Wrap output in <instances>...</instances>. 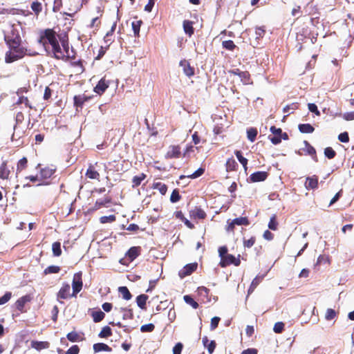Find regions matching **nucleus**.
I'll return each instance as SVG.
<instances>
[{
	"instance_id": "1a4fd4ad",
	"label": "nucleus",
	"mask_w": 354,
	"mask_h": 354,
	"mask_svg": "<svg viewBox=\"0 0 354 354\" xmlns=\"http://www.w3.org/2000/svg\"><path fill=\"white\" fill-rule=\"evenodd\" d=\"M70 297H73L71 294V286L68 283L64 282L57 293V300L62 303V299H66Z\"/></svg>"
},
{
	"instance_id": "6e6552de",
	"label": "nucleus",
	"mask_w": 354,
	"mask_h": 354,
	"mask_svg": "<svg viewBox=\"0 0 354 354\" xmlns=\"http://www.w3.org/2000/svg\"><path fill=\"white\" fill-rule=\"evenodd\" d=\"M241 264L240 260V254L238 255V257H235L234 255L227 254L224 258L223 257L219 262V266L221 268H225L230 265H234L235 266H239Z\"/></svg>"
},
{
	"instance_id": "4c0bfd02",
	"label": "nucleus",
	"mask_w": 354,
	"mask_h": 354,
	"mask_svg": "<svg viewBox=\"0 0 354 354\" xmlns=\"http://www.w3.org/2000/svg\"><path fill=\"white\" fill-rule=\"evenodd\" d=\"M70 64L71 66L77 68V72L79 74L82 73L85 71L84 66H83V63L81 59L77 61H71Z\"/></svg>"
},
{
	"instance_id": "c85d7f7f",
	"label": "nucleus",
	"mask_w": 354,
	"mask_h": 354,
	"mask_svg": "<svg viewBox=\"0 0 354 354\" xmlns=\"http://www.w3.org/2000/svg\"><path fill=\"white\" fill-rule=\"evenodd\" d=\"M93 348V351L95 353H98L100 351L111 352L112 351L111 348L109 346L104 343L94 344Z\"/></svg>"
},
{
	"instance_id": "72a5a7b5",
	"label": "nucleus",
	"mask_w": 354,
	"mask_h": 354,
	"mask_svg": "<svg viewBox=\"0 0 354 354\" xmlns=\"http://www.w3.org/2000/svg\"><path fill=\"white\" fill-rule=\"evenodd\" d=\"M298 129L302 133H312L315 131V128L308 123L299 124Z\"/></svg>"
},
{
	"instance_id": "ea45409f",
	"label": "nucleus",
	"mask_w": 354,
	"mask_h": 354,
	"mask_svg": "<svg viewBox=\"0 0 354 354\" xmlns=\"http://www.w3.org/2000/svg\"><path fill=\"white\" fill-rule=\"evenodd\" d=\"M279 223L277 222V216L276 214H273L270 219L268 223V227L270 230L275 231L278 229Z\"/></svg>"
},
{
	"instance_id": "6e6d98bb",
	"label": "nucleus",
	"mask_w": 354,
	"mask_h": 354,
	"mask_svg": "<svg viewBox=\"0 0 354 354\" xmlns=\"http://www.w3.org/2000/svg\"><path fill=\"white\" fill-rule=\"evenodd\" d=\"M181 196L179 194L178 189H175L173 190L171 196H170V201L171 203H176L180 201Z\"/></svg>"
},
{
	"instance_id": "5fc2aeb1",
	"label": "nucleus",
	"mask_w": 354,
	"mask_h": 354,
	"mask_svg": "<svg viewBox=\"0 0 354 354\" xmlns=\"http://www.w3.org/2000/svg\"><path fill=\"white\" fill-rule=\"evenodd\" d=\"M324 155L328 159H333L336 156V152L332 147H328L324 149Z\"/></svg>"
},
{
	"instance_id": "4d7b16f0",
	"label": "nucleus",
	"mask_w": 354,
	"mask_h": 354,
	"mask_svg": "<svg viewBox=\"0 0 354 354\" xmlns=\"http://www.w3.org/2000/svg\"><path fill=\"white\" fill-rule=\"evenodd\" d=\"M116 220L115 215L104 216L100 217V221L101 223H112Z\"/></svg>"
},
{
	"instance_id": "2f4dec72",
	"label": "nucleus",
	"mask_w": 354,
	"mask_h": 354,
	"mask_svg": "<svg viewBox=\"0 0 354 354\" xmlns=\"http://www.w3.org/2000/svg\"><path fill=\"white\" fill-rule=\"evenodd\" d=\"M139 255V249L137 247L131 248L126 253V257L130 261H133Z\"/></svg>"
},
{
	"instance_id": "09e8293b",
	"label": "nucleus",
	"mask_w": 354,
	"mask_h": 354,
	"mask_svg": "<svg viewBox=\"0 0 354 354\" xmlns=\"http://www.w3.org/2000/svg\"><path fill=\"white\" fill-rule=\"evenodd\" d=\"M61 268L58 266H48L44 271V274H56L59 272Z\"/></svg>"
},
{
	"instance_id": "393cba45",
	"label": "nucleus",
	"mask_w": 354,
	"mask_h": 354,
	"mask_svg": "<svg viewBox=\"0 0 354 354\" xmlns=\"http://www.w3.org/2000/svg\"><path fill=\"white\" fill-rule=\"evenodd\" d=\"M97 12L100 13V16L96 17L91 20V24L88 26L90 28H98L101 25V21L100 19L102 17L103 10L101 9L100 7H97Z\"/></svg>"
},
{
	"instance_id": "774afa93",
	"label": "nucleus",
	"mask_w": 354,
	"mask_h": 354,
	"mask_svg": "<svg viewBox=\"0 0 354 354\" xmlns=\"http://www.w3.org/2000/svg\"><path fill=\"white\" fill-rule=\"evenodd\" d=\"M80 348L77 345H73L71 348H69L66 354H79Z\"/></svg>"
},
{
	"instance_id": "f257e3e1",
	"label": "nucleus",
	"mask_w": 354,
	"mask_h": 354,
	"mask_svg": "<svg viewBox=\"0 0 354 354\" xmlns=\"http://www.w3.org/2000/svg\"><path fill=\"white\" fill-rule=\"evenodd\" d=\"M59 36L53 28H46L40 32L38 41L46 50H50L52 57L55 59H66L68 56L62 52Z\"/></svg>"
},
{
	"instance_id": "39448f33",
	"label": "nucleus",
	"mask_w": 354,
	"mask_h": 354,
	"mask_svg": "<svg viewBox=\"0 0 354 354\" xmlns=\"http://www.w3.org/2000/svg\"><path fill=\"white\" fill-rule=\"evenodd\" d=\"M56 169L50 167H45L39 170V183L37 185H47L50 184L49 180L52 176L55 174Z\"/></svg>"
},
{
	"instance_id": "f704fd0d",
	"label": "nucleus",
	"mask_w": 354,
	"mask_h": 354,
	"mask_svg": "<svg viewBox=\"0 0 354 354\" xmlns=\"http://www.w3.org/2000/svg\"><path fill=\"white\" fill-rule=\"evenodd\" d=\"M148 299V296L146 295H140L137 297L136 302L138 306L142 310H146V302Z\"/></svg>"
},
{
	"instance_id": "338daca9",
	"label": "nucleus",
	"mask_w": 354,
	"mask_h": 354,
	"mask_svg": "<svg viewBox=\"0 0 354 354\" xmlns=\"http://www.w3.org/2000/svg\"><path fill=\"white\" fill-rule=\"evenodd\" d=\"M183 348V344L181 342H178L173 348V354H181Z\"/></svg>"
},
{
	"instance_id": "5701e85b",
	"label": "nucleus",
	"mask_w": 354,
	"mask_h": 354,
	"mask_svg": "<svg viewBox=\"0 0 354 354\" xmlns=\"http://www.w3.org/2000/svg\"><path fill=\"white\" fill-rule=\"evenodd\" d=\"M85 176L90 179L99 180L100 175L99 172L95 169V166L92 164L88 165Z\"/></svg>"
},
{
	"instance_id": "f3484780",
	"label": "nucleus",
	"mask_w": 354,
	"mask_h": 354,
	"mask_svg": "<svg viewBox=\"0 0 354 354\" xmlns=\"http://www.w3.org/2000/svg\"><path fill=\"white\" fill-rule=\"evenodd\" d=\"M180 66L183 67V70L185 75H187L189 77H191L194 75V68L190 65L189 62L187 60H181L180 62Z\"/></svg>"
},
{
	"instance_id": "c9c22d12",
	"label": "nucleus",
	"mask_w": 354,
	"mask_h": 354,
	"mask_svg": "<svg viewBox=\"0 0 354 354\" xmlns=\"http://www.w3.org/2000/svg\"><path fill=\"white\" fill-rule=\"evenodd\" d=\"M234 154L236 155L239 162L243 165L245 171L248 169V159L243 156L241 151H235Z\"/></svg>"
},
{
	"instance_id": "7c9ffc66",
	"label": "nucleus",
	"mask_w": 354,
	"mask_h": 354,
	"mask_svg": "<svg viewBox=\"0 0 354 354\" xmlns=\"http://www.w3.org/2000/svg\"><path fill=\"white\" fill-rule=\"evenodd\" d=\"M183 29L187 35L192 36L194 32L193 22L192 21L185 20L183 21Z\"/></svg>"
},
{
	"instance_id": "9b49d317",
	"label": "nucleus",
	"mask_w": 354,
	"mask_h": 354,
	"mask_svg": "<svg viewBox=\"0 0 354 354\" xmlns=\"http://www.w3.org/2000/svg\"><path fill=\"white\" fill-rule=\"evenodd\" d=\"M230 74L238 75L241 78V81L244 84H248L250 81V75L248 71H241L239 68L230 70L228 71Z\"/></svg>"
},
{
	"instance_id": "423d86ee",
	"label": "nucleus",
	"mask_w": 354,
	"mask_h": 354,
	"mask_svg": "<svg viewBox=\"0 0 354 354\" xmlns=\"http://www.w3.org/2000/svg\"><path fill=\"white\" fill-rule=\"evenodd\" d=\"M250 224L247 216H241L233 220H227L225 230L228 232H234L236 225L248 226Z\"/></svg>"
},
{
	"instance_id": "bb28decb",
	"label": "nucleus",
	"mask_w": 354,
	"mask_h": 354,
	"mask_svg": "<svg viewBox=\"0 0 354 354\" xmlns=\"http://www.w3.org/2000/svg\"><path fill=\"white\" fill-rule=\"evenodd\" d=\"M202 341L204 346L206 347L208 350V352L212 354L216 348L215 341H209L207 336L203 337Z\"/></svg>"
},
{
	"instance_id": "de8ad7c7",
	"label": "nucleus",
	"mask_w": 354,
	"mask_h": 354,
	"mask_svg": "<svg viewBox=\"0 0 354 354\" xmlns=\"http://www.w3.org/2000/svg\"><path fill=\"white\" fill-rule=\"evenodd\" d=\"M52 250L54 256L59 257L62 254L61 243L58 241L54 242L52 245Z\"/></svg>"
},
{
	"instance_id": "bf43d9fd",
	"label": "nucleus",
	"mask_w": 354,
	"mask_h": 354,
	"mask_svg": "<svg viewBox=\"0 0 354 354\" xmlns=\"http://www.w3.org/2000/svg\"><path fill=\"white\" fill-rule=\"evenodd\" d=\"M63 6L62 0H53V12H58Z\"/></svg>"
},
{
	"instance_id": "2eb2a0df",
	"label": "nucleus",
	"mask_w": 354,
	"mask_h": 354,
	"mask_svg": "<svg viewBox=\"0 0 354 354\" xmlns=\"http://www.w3.org/2000/svg\"><path fill=\"white\" fill-rule=\"evenodd\" d=\"M270 131L274 134L273 136H269L268 137L271 142L274 145L279 144L281 142V129L272 126L270 127Z\"/></svg>"
},
{
	"instance_id": "58836bf2",
	"label": "nucleus",
	"mask_w": 354,
	"mask_h": 354,
	"mask_svg": "<svg viewBox=\"0 0 354 354\" xmlns=\"http://www.w3.org/2000/svg\"><path fill=\"white\" fill-rule=\"evenodd\" d=\"M82 335L84 333H67L66 337L69 341L75 342L83 340Z\"/></svg>"
},
{
	"instance_id": "ddd939ff",
	"label": "nucleus",
	"mask_w": 354,
	"mask_h": 354,
	"mask_svg": "<svg viewBox=\"0 0 354 354\" xmlns=\"http://www.w3.org/2000/svg\"><path fill=\"white\" fill-rule=\"evenodd\" d=\"M268 172L259 171L252 174L249 177V179L251 183L263 182L268 178Z\"/></svg>"
},
{
	"instance_id": "37998d69",
	"label": "nucleus",
	"mask_w": 354,
	"mask_h": 354,
	"mask_svg": "<svg viewBox=\"0 0 354 354\" xmlns=\"http://www.w3.org/2000/svg\"><path fill=\"white\" fill-rule=\"evenodd\" d=\"M146 178V175L144 174H140V175L138 176H136L133 178L132 179V187H138L142 181Z\"/></svg>"
},
{
	"instance_id": "864d4df0",
	"label": "nucleus",
	"mask_w": 354,
	"mask_h": 354,
	"mask_svg": "<svg viewBox=\"0 0 354 354\" xmlns=\"http://www.w3.org/2000/svg\"><path fill=\"white\" fill-rule=\"evenodd\" d=\"M299 107V102H293L290 104H288L285 106L283 109V113H288L290 110L295 111L298 109Z\"/></svg>"
},
{
	"instance_id": "b1692460",
	"label": "nucleus",
	"mask_w": 354,
	"mask_h": 354,
	"mask_svg": "<svg viewBox=\"0 0 354 354\" xmlns=\"http://www.w3.org/2000/svg\"><path fill=\"white\" fill-rule=\"evenodd\" d=\"M30 8L34 15L37 17L42 12L43 6L39 0H35L31 3Z\"/></svg>"
},
{
	"instance_id": "4468645a",
	"label": "nucleus",
	"mask_w": 354,
	"mask_h": 354,
	"mask_svg": "<svg viewBox=\"0 0 354 354\" xmlns=\"http://www.w3.org/2000/svg\"><path fill=\"white\" fill-rule=\"evenodd\" d=\"M91 96L86 95L85 94L75 95L73 97V104L77 109L78 108L82 109L84 104L91 99Z\"/></svg>"
},
{
	"instance_id": "a211bd4d",
	"label": "nucleus",
	"mask_w": 354,
	"mask_h": 354,
	"mask_svg": "<svg viewBox=\"0 0 354 354\" xmlns=\"http://www.w3.org/2000/svg\"><path fill=\"white\" fill-rule=\"evenodd\" d=\"M10 173L11 171L8 165V160H3L0 165V179L8 180Z\"/></svg>"
},
{
	"instance_id": "0eeeda50",
	"label": "nucleus",
	"mask_w": 354,
	"mask_h": 354,
	"mask_svg": "<svg viewBox=\"0 0 354 354\" xmlns=\"http://www.w3.org/2000/svg\"><path fill=\"white\" fill-rule=\"evenodd\" d=\"M83 287L82 281V272H78L74 274L73 281H72V289L71 293L72 297H76L77 295L82 290Z\"/></svg>"
},
{
	"instance_id": "79ce46f5",
	"label": "nucleus",
	"mask_w": 354,
	"mask_h": 354,
	"mask_svg": "<svg viewBox=\"0 0 354 354\" xmlns=\"http://www.w3.org/2000/svg\"><path fill=\"white\" fill-rule=\"evenodd\" d=\"M91 315L95 322H99L104 318L105 314L102 310H99L92 312Z\"/></svg>"
},
{
	"instance_id": "a878e982",
	"label": "nucleus",
	"mask_w": 354,
	"mask_h": 354,
	"mask_svg": "<svg viewBox=\"0 0 354 354\" xmlns=\"http://www.w3.org/2000/svg\"><path fill=\"white\" fill-rule=\"evenodd\" d=\"M111 203V198L109 196H107L104 198V199H98L96 201L93 209L95 210L99 209L102 207H107L108 204H110Z\"/></svg>"
},
{
	"instance_id": "20e7f679",
	"label": "nucleus",
	"mask_w": 354,
	"mask_h": 354,
	"mask_svg": "<svg viewBox=\"0 0 354 354\" xmlns=\"http://www.w3.org/2000/svg\"><path fill=\"white\" fill-rule=\"evenodd\" d=\"M4 41L7 46L22 41L19 30L14 26H10L9 30L4 33Z\"/></svg>"
},
{
	"instance_id": "c03bdc74",
	"label": "nucleus",
	"mask_w": 354,
	"mask_h": 354,
	"mask_svg": "<svg viewBox=\"0 0 354 354\" xmlns=\"http://www.w3.org/2000/svg\"><path fill=\"white\" fill-rule=\"evenodd\" d=\"M257 134L258 131L256 128H250L247 130L248 139L251 142H254L256 140Z\"/></svg>"
},
{
	"instance_id": "c756f323",
	"label": "nucleus",
	"mask_w": 354,
	"mask_h": 354,
	"mask_svg": "<svg viewBox=\"0 0 354 354\" xmlns=\"http://www.w3.org/2000/svg\"><path fill=\"white\" fill-rule=\"evenodd\" d=\"M49 346H50V343L48 342H39V341H32L31 342V346L37 351L48 348L49 347Z\"/></svg>"
},
{
	"instance_id": "69168bd1",
	"label": "nucleus",
	"mask_w": 354,
	"mask_h": 354,
	"mask_svg": "<svg viewBox=\"0 0 354 354\" xmlns=\"http://www.w3.org/2000/svg\"><path fill=\"white\" fill-rule=\"evenodd\" d=\"M197 291L200 295L206 297L208 296V295L209 293V290L205 286L198 287Z\"/></svg>"
},
{
	"instance_id": "603ef678",
	"label": "nucleus",
	"mask_w": 354,
	"mask_h": 354,
	"mask_svg": "<svg viewBox=\"0 0 354 354\" xmlns=\"http://www.w3.org/2000/svg\"><path fill=\"white\" fill-rule=\"evenodd\" d=\"M17 104H24L26 107H28L30 109L33 108V106L32 105V104L30 103V100L28 99L27 97H19L18 101L17 102Z\"/></svg>"
},
{
	"instance_id": "8fccbe9b",
	"label": "nucleus",
	"mask_w": 354,
	"mask_h": 354,
	"mask_svg": "<svg viewBox=\"0 0 354 354\" xmlns=\"http://www.w3.org/2000/svg\"><path fill=\"white\" fill-rule=\"evenodd\" d=\"M142 21L141 20L133 21L131 23L132 29L135 36H139L140 29Z\"/></svg>"
},
{
	"instance_id": "3c124183",
	"label": "nucleus",
	"mask_w": 354,
	"mask_h": 354,
	"mask_svg": "<svg viewBox=\"0 0 354 354\" xmlns=\"http://www.w3.org/2000/svg\"><path fill=\"white\" fill-rule=\"evenodd\" d=\"M222 46L228 50H234L236 46L232 40H225L222 42Z\"/></svg>"
},
{
	"instance_id": "7ed1b4c3",
	"label": "nucleus",
	"mask_w": 354,
	"mask_h": 354,
	"mask_svg": "<svg viewBox=\"0 0 354 354\" xmlns=\"http://www.w3.org/2000/svg\"><path fill=\"white\" fill-rule=\"evenodd\" d=\"M30 118L28 120V124H14L13 133L11 136L12 141H21V140L26 136L28 129H30L32 127V124L31 127H30Z\"/></svg>"
},
{
	"instance_id": "a19ab883",
	"label": "nucleus",
	"mask_w": 354,
	"mask_h": 354,
	"mask_svg": "<svg viewBox=\"0 0 354 354\" xmlns=\"http://www.w3.org/2000/svg\"><path fill=\"white\" fill-rule=\"evenodd\" d=\"M119 292L122 295L123 299L129 300L131 299L132 295L129 289L126 286H121L118 288Z\"/></svg>"
},
{
	"instance_id": "dca6fc26",
	"label": "nucleus",
	"mask_w": 354,
	"mask_h": 354,
	"mask_svg": "<svg viewBox=\"0 0 354 354\" xmlns=\"http://www.w3.org/2000/svg\"><path fill=\"white\" fill-rule=\"evenodd\" d=\"M180 156L181 150L179 145H171L166 153L167 158H178Z\"/></svg>"
},
{
	"instance_id": "f03ea898",
	"label": "nucleus",
	"mask_w": 354,
	"mask_h": 354,
	"mask_svg": "<svg viewBox=\"0 0 354 354\" xmlns=\"http://www.w3.org/2000/svg\"><path fill=\"white\" fill-rule=\"evenodd\" d=\"M8 50L5 55V62L6 63H12L20 59H22L27 55V48L23 45L22 41L16 43V44L8 45Z\"/></svg>"
},
{
	"instance_id": "0e129e2a",
	"label": "nucleus",
	"mask_w": 354,
	"mask_h": 354,
	"mask_svg": "<svg viewBox=\"0 0 354 354\" xmlns=\"http://www.w3.org/2000/svg\"><path fill=\"white\" fill-rule=\"evenodd\" d=\"M53 90L49 87L46 86L44 90L43 98L44 100H48L51 98Z\"/></svg>"
},
{
	"instance_id": "052dcab7",
	"label": "nucleus",
	"mask_w": 354,
	"mask_h": 354,
	"mask_svg": "<svg viewBox=\"0 0 354 354\" xmlns=\"http://www.w3.org/2000/svg\"><path fill=\"white\" fill-rule=\"evenodd\" d=\"M308 108L310 112L314 113L317 116H319L321 115L320 111L318 110V108L315 104H308Z\"/></svg>"
},
{
	"instance_id": "473e14b6",
	"label": "nucleus",
	"mask_w": 354,
	"mask_h": 354,
	"mask_svg": "<svg viewBox=\"0 0 354 354\" xmlns=\"http://www.w3.org/2000/svg\"><path fill=\"white\" fill-rule=\"evenodd\" d=\"M304 144L306 147V153L311 156L315 161H317L315 149L306 140L304 142Z\"/></svg>"
},
{
	"instance_id": "9d476101",
	"label": "nucleus",
	"mask_w": 354,
	"mask_h": 354,
	"mask_svg": "<svg viewBox=\"0 0 354 354\" xmlns=\"http://www.w3.org/2000/svg\"><path fill=\"white\" fill-rule=\"evenodd\" d=\"M110 83L111 81L106 78V75H104L99 80L96 86L94 87L93 91L97 94L102 95L109 88Z\"/></svg>"
},
{
	"instance_id": "680f3d73",
	"label": "nucleus",
	"mask_w": 354,
	"mask_h": 354,
	"mask_svg": "<svg viewBox=\"0 0 354 354\" xmlns=\"http://www.w3.org/2000/svg\"><path fill=\"white\" fill-rule=\"evenodd\" d=\"M12 297L11 292H6L3 296L0 297V305L5 304L7 303Z\"/></svg>"
},
{
	"instance_id": "e433bc0d",
	"label": "nucleus",
	"mask_w": 354,
	"mask_h": 354,
	"mask_svg": "<svg viewBox=\"0 0 354 354\" xmlns=\"http://www.w3.org/2000/svg\"><path fill=\"white\" fill-rule=\"evenodd\" d=\"M225 166H226V170L227 171H232L236 170L238 164L233 158H228L227 160Z\"/></svg>"
},
{
	"instance_id": "aec40b11",
	"label": "nucleus",
	"mask_w": 354,
	"mask_h": 354,
	"mask_svg": "<svg viewBox=\"0 0 354 354\" xmlns=\"http://www.w3.org/2000/svg\"><path fill=\"white\" fill-rule=\"evenodd\" d=\"M305 187L308 190L317 189L318 187V177L316 175L307 177L305 182Z\"/></svg>"
},
{
	"instance_id": "f8f14e48",
	"label": "nucleus",
	"mask_w": 354,
	"mask_h": 354,
	"mask_svg": "<svg viewBox=\"0 0 354 354\" xmlns=\"http://www.w3.org/2000/svg\"><path fill=\"white\" fill-rule=\"evenodd\" d=\"M198 267V264L196 263H188L185 265L178 272L179 277L183 279L187 276L192 274Z\"/></svg>"
},
{
	"instance_id": "e2e57ef3",
	"label": "nucleus",
	"mask_w": 354,
	"mask_h": 354,
	"mask_svg": "<svg viewBox=\"0 0 354 354\" xmlns=\"http://www.w3.org/2000/svg\"><path fill=\"white\" fill-rule=\"evenodd\" d=\"M255 242L256 238L254 236H252L248 240H244L243 245L245 248H250L254 245Z\"/></svg>"
},
{
	"instance_id": "cd10ccee",
	"label": "nucleus",
	"mask_w": 354,
	"mask_h": 354,
	"mask_svg": "<svg viewBox=\"0 0 354 354\" xmlns=\"http://www.w3.org/2000/svg\"><path fill=\"white\" fill-rule=\"evenodd\" d=\"M28 159L26 157L21 158L17 163L16 173H21L28 167Z\"/></svg>"
},
{
	"instance_id": "a18cd8bd",
	"label": "nucleus",
	"mask_w": 354,
	"mask_h": 354,
	"mask_svg": "<svg viewBox=\"0 0 354 354\" xmlns=\"http://www.w3.org/2000/svg\"><path fill=\"white\" fill-rule=\"evenodd\" d=\"M183 299L186 304L191 306L193 308L196 309L198 307V304L190 296V295H185L183 297Z\"/></svg>"
},
{
	"instance_id": "49530a36",
	"label": "nucleus",
	"mask_w": 354,
	"mask_h": 354,
	"mask_svg": "<svg viewBox=\"0 0 354 354\" xmlns=\"http://www.w3.org/2000/svg\"><path fill=\"white\" fill-rule=\"evenodd\" d=\"M28 124V120H25V116L23 112L19 111L15 115V124Z\"/></svg>"
},
{
	"instance_id": "6ab92c4d",
	"label": "nucleus",
	"mask_w": 354,
	"mask_h": 354,
	"mask_svg": "<svg viewBox=\"0 0 354 354\" xmlns=\"http://www.w3.org/2000/svg\"><path fill=\"white\" fill-rule=\"evenodd\" d=\"M189 216L194 219H204L207 214L205 211L200 207H195L189 212Z\"/></svg>"
},
{
	"instance_id": "4be33fe9",
	"label": "nucleus",
	"mask_w": 354,
	"mask_h": 354,
	"mask_svg": "<svg viewBox=\"0 0 354 354\" xmlns=\"http://www.w3.org/2000/svg\"><path fill=\"white\" fill-rule=\"evenodd\" d=\"M59 44L64 54L68 56L69 53V41L68 35H64V36H59Z\"/></svg>"
},
{
	"instance_id": "412c9836",
	"label": "nucleus",
	"mask_w": 354,
	"mask_h": 354,
	"mask_svg": "<svg viewBox=\"0 0 354 354\" xmlns=\"http://www.w3.org/2000/svg\"><path fill=\"white\" fill-rule=\"evenodd\" d=\"M31 297L28 295H24L18 299L15 302V307L17 310L20 312H23L25 304L31 301Z\"/></svg>"
},
{
	"instance_id": "13d9d810",
	"label": "nucleus",
	"mask_w": 354,
	"mask_h": 354,
	"mask_svg": "<svg viewBox=\"0 0 354 354\" xmlns=\"http://www.w3.org/2000/svg\"><path fill=\"white\" fill-rule=\"evenodd\" d=\"M336 315L337 312L335 310L332 308H328L325 314V318L326 320H332L336 317Z\"/></svg>"
}]
</instances>
